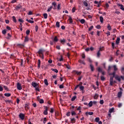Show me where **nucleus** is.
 <instances>
[{
	"mask_svg": "<svg viewBox=\"0 0 124 124\" xmlns=\"http://www.w3.org/2000/svg\"><path fill=\"white\" fill-rule=\"evenodd\" d=\"M27 109H29V104H26L25 105V108L27 109Z\"/></svg>",
	"mask_w": 124,
	"mask_h": 124,
	"instance_id": "64",
	"label": "nucleus"
},
{
	"mask_svg": "<svg viewBox=\"0 0 124 124\" xmlns=\"http://www.w3.org/2000/svg\"><path fill=\"white\" fill-rule=\"evenodd\" d=\"M40 58H41L42 60H44V55L43 54H39Z\"/></svg>",
	"mask_w": 124,
	"mask_h": 124,
	"instance_id": "43",
	"label": "nucleus"
},
{
	"mask_svg": "<svg viewBox=\"0 0 124 124\" xmlns=\"http://www.w3.org/2000/svg\"><path fill=\"white\" fill-rule=\"evenodd\" d=\"M71 122H72V124H74L76 122V120H75V118H73L71 119Z\"/></svg>",
	"mask_w": 124,
	"mask_h": 124,
	"instance_id": "28",
	"label": "nucleus"
},
{
	"mask_svg": "<svg viewBox=\"0 0 124 124\" xmlns=\"http://www.w3.org/2000/svg\"><path fill=\"white\" fill-rule=\"evenodd\" d=\"M83 78V76H81L80 77H79L78 78V81H81V79Z\"/></svg>",
	"mask_w": 124,
	"mask_h": 124,
	"instance_id": "63",
	"label": "nucleus"
},
{
	"mask_svg": "<svg viewBox=\"0 0 124 124\" xmlns=\"http://www.w3.org/2000/svg\"><path fill=\"white\" fill-rule=\"evenodd\" d=\"M76 96H73L72 99H71V101H74V100H75V99H76Z\"/></svg>",
	"mask_w": 124,
	"mask_h": 124,
	"instance_id": "45",
	"label": "nucleus"
},
{
	"mask_svg": "<svg viewBox=\"0 0 124 124\" xmlns=\"http://www.w3.org/2000/svg\"><path fill=\"white\" fill-rule=\"evenodd\" d=\"M118 6L120 7V9H121V10H123V11H124V5H123V4H118Z\"/></svg>",
	"mask_w": 124,
	"mask_h": 124,
	"instance_id": "13",
	"label": "nucleus"
},
{
	"mask_svg": "<svg viewBox=\"0 0 124 124\" xmlns=\"http://www.w3.org/2000/svg\"><path fill=\"white\" fill-rule=\"evenodd\" d=\"M19 117L22 121H23V120H25V114L23 113H20L19 115Z\"/></svg>",
	"mask_w": 124,
	"mask_h": 124,
	"instance_id": "3",
	"label": "nucleus"
},
{
	"mask_svg": "<svg viewBox=\"0 0 124 124\" xmlns=\"http://www.w3.org/2000/svg\"><path fill=\"white\" fill-rule=\"evenodd\" d=\"M58 41H59V39H58V37L56 36L54 37L53 42L56 43V42H58Z\"/></svg>",
	"mask_w": 124,
	"mask_h": 124,
	"instance_id": "17",
	"label": "nucleus"
},
{
	"mask_svg": "<svg viewBox=\"0 0 124 124\" xmlns=\"http://www.w3.org/2000/svg\"><path fill=\"white\" fill-rule=\"evenodd\" d=\"M30 32H31V31L29 30H27L26 31V34L27 35H29V34H30Z\"/></svg>",
	"mask_w": 124,
	"mask_h": 124,
	"instance_id": "55",
	"label": "nucleus"
},
{
	"mask_svg": "<svg viewBox=\"0 0 124 124\" xmlns=\"http://www.w3.org/2000/svg\"><path fill=\"white\" fill-rule=\"evenodd\" d=\"M76 11V8L73 7L72 9V13H74V12H75Z\"/></svg>",
	"mask_w": 124,
	"mask_h": 124,
	"instance_id": "59",
	"label": "nucleus"
},
{
	"mask_svg": "<svg viewBox=\"0 0 124 124\" xmlns=\"http://www.w3.org/2000/svg\"><path fill=\"white\" fill-rule=\"evenodd\" d=\"M29 41V37L28 36H26L25 37L24 42H28Z\"/></svg>",
	"mask_w": 124,
	"mask_h": 124,
	"instance_id": "27",
	"label": "nucleus"
},
{
	"mask_svg": "<svg viewBox=\"0 0 124 124\" xmlns=\"http://www.w3.org/2000/svg\"><path fill=\"white\" fill-rule=\"evenodd\" d=\"M41 64V61L39 59L38 60V68H40V65Z\"/></svg>",
	"mask_w": 124,
	"mask_h": 124,
	"instance_id": "16",
	"label": "nucleus"
},
{
	"mask_svg": "<svg viewBox=\"0 0 124 124\" xmlns=\"http://www.w3.org/2000/svg\"><path fill=\"white\" fill-rule=\"evenodd\" d=\"M44 83L46 86H48V85H49V83H48V80H47V79H45L44 80Z\"/></svg>",
	"mask_w": 124,
	"mask_h": 124,
	"instance_id": "23",
	"label": "nucleus"
},
{
	"mask_svg": "<svg viewBox=\"0 0 124 124\" xmlns=\"http://www.w3.org/2000/svg\"><path fill=\"white\" fill-rule=\"evenodd\" d=\"M107 28L108 31H111V30H112V28H111V26H110V24H108Z\"/></svg>",
	"mask_w": 124,
	"mask_h": 124,
	"instance_id": "41",
	"label": "nucleus"
},
{
	"mask_svg": "<svg viewBox=\"0 0 124 124\" xmlns=\"http://www.w3.org/2000/svg\"><path fill=\"white\" fill-rule=\"evenodd\" d=\"M98 72H102V69H101V68H100V67H98L97 68Z\"/></svg>",
	"mask_w": 124,
	"mask_h": 124,
	"instance_id": "46",
	"label": "nucleus"
},
{
	"mask_svg": "<svg viewBox=\"0 0 124 124\" xmlns=\"http://www.w3.org/2000/svg\"><path fill=\"white\" fill-rule=\"evenodd\" d=\"M80 22L81 24H84V23H85V22H86V21L85 20V19H82L80 20Z\"/></svg>",
	"mask_w": 124,
	"mask_h": 124,
	"instance_id": "36",
	"label": "nucleus"
},
{
	"mask_svg": "<svg viewBox=\"0 0 124 124\" xmlns=\"http://www.w3.org/2000/svg\"><path fill=\"white\" fill-rule=\"evenodd\" d=\"M83 5H84V6H85L86 7H88V2H87V1H84L83 2Z\"/></svg>",
	"mask_w": 124,
	"mask_h": 124,
	"instance_id": "22",
	"label": "nucleus"
},
{
	"mask_svg": "<svg viewBox=\"0 0 124 124\" xmlns=\"http://www.w3.org/2000/svg\"><path fill=\"white\" fill-rule=\"evenodd\" d=\"M56 26L57 27V28H60V22L57 21L56 22Z\"/></svg>",
	"mask_w": 124,
	"mask_h": 124,
	"instance_id": "42",
	"label": "nucleus"
},
{
	"mask_svg": "<svg viewBox=\"0 0 124 124\" xmlns=\"http://www.w3.org/2000/svg\"><path fill=\"white\" fill-rule=\"evenodd\" d=\"M3 88L4 89V90H5L6 91H9V89H8V88H7V86H3Z\"/></svg>",
	"mask_w": 124,
	"mask_h": 124,
	"instance_id": "48",
	"label": "nucleus"
},
{
	"mask_svg": "<svg viewBox=\"0 0 124 124\" xmlns=\"http://www.w3.org/2000/svg\"><path fill=\"white\" fill-rule=\"evenodd\" d=\"M104 18H103V17L101 16H100V22H101V23L102 24H103V21H104Z\"/></svg>",
	"mask_w": 124,
	"mask_h": 124,
	"instance_id": "18",
	"label": "nucleus"
},
{
	"mask_svg": "<svg viewBox=\"0 0 124 124\" xmlns=\"http://www.w3.org/2000/svg\"><path fill=\"white\" fill-rule=\"evenodd\" d=\"M51 70L54 72H56V73H58L59 72V71H58L57 69H51Z\"/></svg>",
	"mask_w": 124,
	"mask_h": 124,
	"instance_id": "35",
	"label": "nucleus"
},
{
	"mask_svg": "<svg viewBox=\"0 0 124 124\" xmlns=\"http://www.w3.org/2000/svg\"><path fill=\"white\" fill-rule=\"evenodd\" d=\"M18 22H20V23H24V20L22 18L18 19Z\"/></svg>",
	"mask_w": 124,
	"mask_h": 124,
	"instance_id": "47",
	"label": "nucleus"
},
{
	"mask_svg": "<svg viewBox=\"0 0 124 124\" xmlns=\"http://www.w3.org/2000/svg\"><path fill=\"white\" fill-rule=\"evenodd\" d=\"M5 96H7V97H9V96H11V93H5L4 94Z\"/></svg>",
	"mask_w": 124,
	"mask_h": 124,
	"instance_id": "21",
	"label": "nucleus"
},
{
	"mask_svg": "<svg viewBox=\"0 0 124 124\" xmlns=\"http://www.w3.org/2000/svg\"><path fill=\"white\" fill-rule=\"evenodd\" d=\"M93 29V26H91L90 28L89 29V31H92Z\"/></svg>",
	"mask_w": 124,
	"mask_h": 124,
	"instance_id": "54",
	"label": "nucleus"
},
{
	"mask_svg": "<svg viewBox=\"0 0 124 124\" xmlns=\"http://www.w3.org/2000/svg\"><path fill=\"white\" fill-rule=\"evenodd\" d=\"M16 10L18 11L19 10V9H21L22 8V5L19 4L18 5H17L16 7Z\"/></svg>",
	"mask_w": 124,
	"mask_h": 124,
	"instance_id": "8",
	"label": "nucleus"
},
{
	"mask_svg": "<svg viewBox=\"0 0 124 124\" xmlns=\"http://www.w3.org/2000/svg\"><path fill=\"white\" fill-rule=\"evenodd\" d=\"M79 89H80V91H84V90L85 89V87H84L83 86H81L79 87Z\"/></svg>",
	"mask_w": 124,
	"mask_h": 124,
	"instance_id": "37",
	"label": "nucleus"
},
{
	"mask_svg": "<svg viewBox=\"0 0 124 124\" xmlns=\"http://www.w3.org/2000/svg\"><path fill=\"white\" fill-rule=\"evenodd\" d=\"M98 94H95L94 96V99H97V98H98Z\"/></svg>",
	"mask_w": 124,
	"mask_h": 124,
	"instance_id": "32",
	"label": "nucleus"
},
{
	"mask_svg": "<svg viewBox=\"0 0 124 124\" xmlns=\"http://www.w3.org/2000/svg\"><path fill=\"white\" fill-rule=\"evenodd\" d=\"M61 3H59L57 5V10H61V9H62V8H61Z\"/></svg>",
	"mask_w": 124,
	"mask_h": 124,
	"instance_id": "24",
	"label": "nucleus"
},
{
	"mask_svg": "<svg viewBox=\"0 0 124 124\" xmlns=\"http://www.w3.org/2000/svg\"><path fill=\"white\" fill-rule=\"evenodd\" d=\"M69 20L71 24H72L73 23V20H72V17L71 16H69Z\"/></svg>",
	"mask_w": 124,
	"mask_h": 124,
	"instance_id": "19",
	"label": "nucleus"
},
{
	"mask_svg": "<svg viewBox=\"0 0 124 124\" xmlns=\"http://www.w3.org/2000/svg\"><path fill=\"white\" fill-rule=\"evenodd\" d=\"M52 5L54 7L53 9H57V3H56V2H52Z\"/></svg>",
	"mask_w": 124,
	"mask_h": 124,
	"instance_id": "14",
	"label": "nucleus"
},
{
	"mask_svg": "<svg viewBox=\"0 0 124 124\" xmlns=\"http://www.w3.org/2000/svg\"><path fill=\"white\" fill-rule=\"evenodd\" d=\"M50 113H51L52 114H53V113H54V108H51L50 111Z\"/></svg>",
	"mask_w": 124,
	"mask_h": 124,
	"instance_id": "62",
	"label": "nucleus"
},
{
	"mask_svg": "<svg viewBox=\"0 0 124 124\" xmlns=\"http://www.w3.org/2000/svg\"><path fill=\"white\" fill-rule=\"evenodd\" d=\"M122 106H123V104L122 103H119L118 104V108H121V107H122Z\"/></svg>",
	"mask_w": 124,
	"mask_h": 124,
	"instance_id": "52",
	"label": "nucleus"
},
{
	"mask_svg": "<svg viewBox=\"0 0 124 124\" xmlns=\"http://www.w3.org/2000/svg\"><path fill=\"white\" fill-rule=\"evenodd\" d=\"M53 8V6H50L48 9H47V12H50L51 10H52V9Z\"/></svg>",
	"mask_w": 124,
	"mask_h": 124,
	"instance_id": "39",
	"label": "nucleus"
},
{
	"mask_svg": "<svg viewBox=\"0 0 124 124\" xmlns=\"http://www.w3.org/2000/svg\"><path fill=\"white\" fill-rule=\"evenodd\" d=\"M35 31L36 32L38 31V26L37 25H36L35 27Z\"/></svg>",
	"mask_w": 124,
	"mask_h": 124,
	"instance_id": "58",
	"label": "nucleus"
},
{
	"mask_svg": "<svg viewBox=\"0 0 124 124\" xmlns=\"http://www.w3.org/2000/svg\"><path fill=\"white\" fill-rule=\"evenodd\" d=\"M39 86H37V87H35V90L37 91V92H40V90H39Z\"/></svg>",
	"mask_w": 124,
	"mask_h": 124,
	"instance_id": "53",
	"label": "nucleus"
},
{
	"mask_svg": "<svg viewBox=\"0 0 124 124\" xmlns=\"http://www.w3.org/2000/svg\"><path fill=\"white\" fill-rule=\"evenodd\" d=\"M39 103L41 104H42V103H44V100H43V99H40Z\"/></svg>",
	"mask_w": 124,
	"mask_h": 124,
	"instance_id": "49",
	"label": "nucleus"
},
{
	"mask_svg": "<svg viewBox=\"0 0 124 124\" xmlns=\"http://www.w3.org/2000/svg\"><path fill=\"white\" fill-rule=\"evenodd\" d=\"M71 115L72 116H75V115H76V112H75L74 111H73L71 112Z\"/></svg>",
	"mask_w": 124,
	"mask_h": 124,
	"instance_id": "50",
	"label": "nucleus"
},
{
	"mask_svg": "<svg viewBox=\"0 0 124 124\" xmlns=\"http://www.w3.org/2000/svg\"><path fill=\"white\" fill-rule=\"evenodd\" d=\"M11 35H10V33H8L7 34V36L6 37V39L8 40H10L11 38Z\"/></svg>",
	"mask_w": 124,
	"mask_h": 124,
	"instance_id": "15",
	"label": "nucleus"
},
{
	"mask_svg": "<svg viewBox=\"0 0 124 124\" xmlns=\"http://www.w3.org/2000/svg\"><path fill=\"white\" fill-rule=\"evenodd\" d=\"M90 69H91V71L92 72L94 71V67L93 66V65L90 64Z\"/></svg>",
	"mask_w": 124,
	"mask_h": 124,
	"instance_id": "10",
	"label": "nucleus"
},
{
	"mask_svg": "<svg viewBox=\"0 0 124 124\" xmlns=\"http://www.w3.org/2000/svg\"><path fill=\"white\" fill-rule=\"evenodd\" d=\"M114 110H115V108H112L109 109L108 112L109 113H113V112H114Z\"/></svg>",
	"mask_w": 124,
	"mask_h": 124,
	"instance_id": "20",
	"label": "nucleus"
},
{
	"mask_svg": "<svg viewBox=\"0 0 124 124\" xmlns=\"http://www.w3.org/2000/svg\"><path fill=\"white\" fill-rule=\"evenodd\" d=\"M45 110L44 111V115H48V107H45Z\"/></svg>",
	"mask_w": 124,
	"mask_h": 124,
	"instance_id": "6",
	"label": "nucleus"
},
{
	"mask_svg": "<svg viewBox=\"0 0 124 124\" xmlns=\"http://www.w3.org/2000/svg\"><path fill=\"white\" fill-rule=\"evenodd\" d=\"M112 68V66H108V72H110L111 71V69Z\"/></svg>",
	"mask_w": 124,
	"mask_h": 124,
	"instance_id": "40",
	"label": "nucleus"
},
{
	"mask_svg": "<svg viewBox=\"0 0 124 124\" xmlns=\"http://www.w3.org/2000/svg\"><path fill=\"white\" fill-rule=\"evenodd\" d=\"M17 0H13L11 1V3H15V2H17Z\"/></svg>",
	"mask_w": 124,
	"mask_h": 124,
	"instance_id": "60",
	"label": "nucleus"
},
{
	"mask_svg": "<svg viewBox=\"0 0 124 124\" xmlns=\"http://www.w3.org/2000/svg\"><path fill=\"white\" fill-rule=\"evenodd\" d=\"M13 20L15 23H17V20H16V17H15V16H13Z\"/></svg>",
	"mask_w": 124,
	"mask_h": 124,
	"instance_id": "34",
	"label": "nucleus"
},
{
	"mask_svg": "<svg viewBox=\"0 0 124 124\" xmlns=\"http://www.w3.org/2000/svg\"><path fill=\"white\" fill-rule=\"evenodd\" d=\"M114 78H115L116 80H117L119 82H121V77H120V76H116V77H114Z\"/></svg>",
	"mask_w": 124,
	"mask_h": 124,
	"instance_id": "11",
	"label": "nucleus"
},
{
	"mask_svg": "<svg viewBox=\"0 0 124 124\" xmlns=\"http://www.w3.org/2000/svg\"><path fill=\"white\" fill-rule=\"evenodd\" d=\"M60 42L62 44H64V43H65V39H63L62 40H61Z\"/></svg>",
	"mask_w": 124,
	"mask_h": 124,
	"instance_id": "30",
	"label": "nucleus"
},
{
	"mask_svg": "<svg viewBox=\"0 0 124 124\" xmlns=\"http://www.w3.org/2000/svg\"><path fill=\"white\" fill-rule=\"evenodd\" d=\"M112 67L114 68V71L112 73H109V75H112V77H110V85H112L113 78H114L116 75V72L118 71V68L117 65H114Z\"/></svg>",
	"mask_w": 124,
	"mask_h": 124,
	"instance_id": "1",
	"label": "nucleus"
},
{
	"mask_svg": "<svg viewBox=\"0 0 124 124\" xmlns=\"http://www.w3.org/2000/svg\"><path fill=\"white\" fill-rule=\"evenodd\" d=\"M78 62L80 63H82V64H84V65H85V64H86V63L84 61L79 60Z\"/></svg>",
	"mask_w": 124,
	"mask_h": 124,
	"instance_id": "26",
	"label": "nucleus"
},
{
	"mask_svg": "<svg viewBox=\"0 0 124 124\" xmlns=\"http://www.w3.org/2000/svg\"><path fill=\"white\" fill-rule=\"evenodd\" d=\"M44 52H45V50L41 48L38 51V54H39V55H43V53H44Z\"/></svg>",
	"mask_w": 124,
	"mask_h": 124,
	"instance_id": "2",
	"label": "nucleus"
},
{
	"mask_svg": "<svg viewBox=\"0 0 124 124\" xmlns=\"http://www.w3.org/2000/svg\"><path fill=\"white\" fill-rule=\"evenodd\" d=\"M46 122H47V118L46 117L44 118L43 124H46Z\"/></svg>",
	"mask_w": 124,
	"mask_h": 124,
	"instance_id": "38",
	"label": "nucleus"
},
{
	"mask_svg": "<svg viewBox=\"0 0 124 124\" xmlns=\"http://www.w3.org/2000/svg\"><path fill=\"white\" fill-rule=\"evenodd\" d=\"M100 51H103V49H101V48H99V50L98 51L97 53V57L98 58H99V57H100V55H101V54L100 53Z\"/></svg>",
	"mask_w": 124,
	"mask_h": 124,
	"instance_id": "5",
	"label": "nucleus"
},
{
	"mask_svg": "<svg viewBox=\"0 0 124 124\" xmlns=\"http://www.w3.org/2000/svg\"><path fill=\"white\" fill-rule=\"evenodd\" d=\"M43 16H44V18L45 19H47V18L48 17V15L46 13H45V14H44Z\"/></svg>",
	"mask_w": 124,
	"mask_h": 124,
	"instance_id": "29",
	"label": "nucleus"
},
{
	"mask_svg": "<svg viewBox=\"0 0 124 124\" xmlns=\"http://www.w3.org/2000/svg\"><path fill=\"white\" fill-rule=\"evenodd\" d=\"M95 28H96V29H98V30H99V29H101V26L99 25H98L95 27Z\"/></svg>",
	"mask_w": 124,
	"mask_h": 124,
	"instance_id": "44",
	"label": "nucleus"
},
{
	"mask_svg": "<svg viewBox=\"0 0 124 124\" xmlns=\"http://www.w3.org/2000/svg\"><path fill=\"white\" fill-rule=\"evenodd\" d=\"M122 95H123V92L120 91L118 93V97L119 98H121V97H122Z\"/></svg>",
	"mask_w": 124,
	"mask_h": 124,
	"instance_id": "9",
	"label": "nucleus"
},
{
	"mask_svg": "<svg viewBox=\"0 0 124 124\" xmlns=\"http://www.w3.org/2000/svg\"><path fill=\"white\" fill-rule=\"evenodd\" d=\"M2 33L3 34H5L6 33V30H4L2 31Z\"/></svg>",
	"mask_w": 124,
	"mask_h": 124,
	"instance_id": "56",
	"label": "nucleus"
},
{
	"mask_svg": "<svg viewBox=\"0 0 124 124\" xmlns=\"http://www.w3.org/2000/svg\"><path fill=\"white\" fill-rule=\"evenodd\" d=\"M32 86L34 88H36V87H38V84H37V83H36V82H32Z\"/></svg>",
	"mask_w": 124,
	"mask_h": 124,
	"instance_id": "7",
	"label": "nucleus"
},
{
	"mask_svg": "<svg viewBox=\"0 0 124 124\" xmlns=\"http://www.w3.org/2000/svg\"><path fill=\"white\" fill-rule=\"evenodd\" d=\"M121 40V38L120 37H118L116 40V45H119V44L120 43V41Z\"/></svg>",
	"mask_w": 124,
	"mask_h": 124,
	"instance_id": "12",
	"label": "nucleus"
},
{
	"mask_svg": "<svg viewBox=\"0 0 124 124\" xmlns=\"http://www.w3.org/2000/svg\"><path fill=\"white\" fill-rule=\"evenodd\" d=\"M101 81H104V80H105V78L103 76H101Z\"/></svg>",
	"mask_w": 124,
	"mask_h": 124,
	"instance_id": "57",
	"label": "nucleus"
},
{
	"mask_svg": "<svg viewBox=\"0 0 124 124\" xmlns=\"http://www.w3.org/2000/svg\"><path fill=\"white\" fill-rule=\"evenodd\" d=\"M16 88L17 90H19V91H21V90H22V86L21 85V84H20V83L18 82L17 83Z\"/></svg>",
	"mask_w": 124,
	"mask_h": 124,
	"instance_id": "4",
	"label": "nucleus"
},
{
	"mask_svg": "<svg viewBox=\"0 0 124 124\" xmlns=\"http://www.w3.org/2000/svg\"><path fill=\"white\" fill-rule=\"evenodd\" d=\"M89 107H92L93 106V101H91L88 104Z\"/></svg>",
	"mask_w": 124,
	"mask_h": 124,
	"instance_id": "31",
	"label": "nucleus"
},
{
	"mask_svg": "<svg viewBox=\"0 0 124 124\" xmlns=\"http://www.w3.org/2000/svg\"><path fill=\"white\" fill-rule=\"evenodd\" d=\"M104 103V101L103 100H100V104H103Z\"/></svg>",
	"mask_w": 124,
	"mask_h": 124,
	"instance_id": "61",
	"label": "nucleus"
},
{
	"mask_svg": "<svg viewBox=\"0 0 124 124\" xmlns=\"http://www.w3.org/2000/svg\"><path fill=\"white\" fill-rule=\"evenodd\" d=\"M26 21H27V22L30 23L31 24H33V23H34V21H33V20H29L28 19H26Z\"/></svg>",
	"mask_w": 124,
	"mask_h": 124,
	"instance_id": "25",
	"label": "nucleus"
},
{
	"mask_svg": "<svg viewBox=\"0 0 124 124\" xmlns=\"http://www.w3.org/2000/svg\"><path fill=\"white\" fill-rule=\"evenodd\" d=\"M111 46L113 49H114L115 48H116V47H115V43H111Z\"/></svg>",
	"mask_w": 124,
	"mask_h": 124,
	"instance_id": "51",
	"label": "nucleus"
},
{
	"mask_svg": "<svg viewBox=\"0 0 124 124\" xmlns=\"http://www.w3.org/2000/svg\"><path fill=\"white\" fill-rule=\"evenodd\" d=\"M100 119L99 117H96L95 119V121L96 122V123H98L100 121Z\"/></svg>",
	"mask_w": 124,
	"mask_h": 124,
	"instance_id": "33",
	"label": "nucleus"
}]
</instances>
